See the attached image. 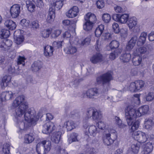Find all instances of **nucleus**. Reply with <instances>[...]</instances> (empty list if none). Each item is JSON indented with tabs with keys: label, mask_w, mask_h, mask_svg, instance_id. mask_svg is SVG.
Returning <instances> with one entry per match:
<instances>
[{
	"label": "nucleus",
	"mask_w": 154,
	"mask_h": 154,
	"mask_svg": "<svg viewBox=\"0 0 154 154\" xmlns=\"http://www.w3.org/2000/svg\"><path fill=\"white\" fill-rule=\"evenodd\" d=\"M149 110L148 105H145L140 107L137 110L134 108L133 106H129L125 109V118L127 123L129 126H131V131L137 130L139 127L140 122L138 121H136L137 117H140L147 113Z\"/></svg>",
	"instance_id": "nucleus-1"
},
{
	"label": "nucleus",
	"mask_w": 154,
	"mask_h": 154,
	"mask_svg": "<svg viewBox=\"0 0 154 154\" xmlns=\"http://www.w3.org/2000/svg\"><path fill=\"white\" fill-rule=\"evenodd\" d=\"M12 106L14 107L19 106L15 109L14 115L17 120L20 121L21 117L28 109V104L25 101L24 96H20L17 97L14 100Z\"/></svg>",
	"instance_id": "nucleus-2"
},
{
	"label": "nucleus",
	"mask_w": 154,
	"mask_h": 154,
	"mask_svg": "<svg viewBox=\"0 0 154 154\" xmlns=\"http://www.w3.org/2000/svg\"><path fill=\"white\" fill-rule=\"evenodd\" d=\"M42 116L43 113L42 110H40L36 115L35 110L31 108L29 109L27 111L25 112L24 116L25 121L30 124L31 125H34L40 117H42Z\"/></svg>",
	"instance_id": "nucleus-3"
},
{
	"label": "nucleus",
	"mask_w": 154,
	"mask_h": 154,
	"mask_svg": "<svg viewBox=\"0 0 154 154\" xmlns=\"http://www.w3.org/2000/svg\"><path fill=\"white\" fill-rule=\"evenodd\" d=\"M51 147V142L48 140H44L37 144L36 151L38 154H45L50 151Z\"/></svg>",
	"instance_id": "nucleus-4"
},
{
	"label": "nucleus",
	"mask_w": 154,
	"mask_h": 154,
	"mask_svg": "<svg viewBox=\"0 0 154 154\" xmlns=\"http://www.w3.org/2000/svg\"><path fill=\"white\" fill-rule=\"evenodd\" d=\"M130 131V132L133 133L132 134V137L140 143H143L146 142L149 137L148 135L145 133L138 131L134 132L131 131V128Z\"/></svg>",
	"instance_id": "nucleus-5"
},
{
	"label": "nucleus",
	"mask_w": 154,
	"mask_h": 154,
	"mask_svg": "<svg viewBox=\"0 0 154 154\" xmlns=\"http://www.w3.org/2000/svg\"><path fill=\"white\" fill-rule=\"evenodd\" d=\"M112 79V75L110 72H108L98 77L96 79L97 83L104 85L109 82Z\"/></svg>",
	"instance_id": "nucleus-6"
},
{
	"label": "nucleus",
	"mask_w": 154,
	"mask_h": 154,
	"mask_svg": "<svg viewBox=\"0 0 154 154\" xmlns=\"http://www.w3.org/2000/svg\"><path fill=\"white\" fill-rule=\"evenodd\" d=\"M144 84V82L142 80H137L130 84L128 89L132 92H136L143 88Z\"/></svg>",
	"instance_id": "nucleus-7"
},
{
	"label": "nucleus",
	"mask_w": 154,
	"mask_h": 154,
	"mask_svg": "<svg viewBox=\"0 0 154 154\" xmlns=\"http://www.w3.org/2000/svg\"><path fill=\"white\" fill-rule=\"evenodd\" d=\"M99 94L98 90L96 88H90L85 91L83 95L84 97L89 99L96 98Z\"/></svg>",
	"instance_id": "nucleus-8"
},
{
	"label": "nucleus",
	"mask_w": 154,
	"mask_h": 154,
	"mask_svg": "<svg viewBox=\"0 0 154 154\" xmlns=\"http://www.w3.org/2000/svg\"><path fill=\"white\" fill-rule=\"evenodd\" d=\"M87 118L92 117L93 120H98L102 117L101 114L97 110L93 108H90L88 109L86 113Z\"/></svg>",
	"instance_id": "nucleus-9"
},
{
	"label": "nucleus",
	"mask_w": 154,
	"mask_h": 154,
	"mask_svg": "<svg viewBox=\"0 0 154 154\" xmlns=\"http://www.w3.org/2000/svg\"><path fill=\"white\" fill-rule=\"evenodd\" d=\"M20 12V5L19 4L13 5L10 8V13L11 17L14 18L19 16Z\"/></svg>",
	"instance_id": "nucleus-10"
},
{
	"label": "nucleus",
	"mask_w": 154,
	"mask_h": 154,
	"mask_svg": "<svg viewBox=\"0 0 154 154\" xmlns=\"http://www.w3.org/2000/svg\"><path fill=\"white\" fill-rule=\"evenodd\" d=\"M55 128L54 124L51 122L48 121L43 125L42 132L44 134H47L52 132Z\"/></svg>",
	"instance_id": "nucleus-11"
},
{
	"label": "nucleus",
	"mask_w": 154,
	"mask_h": 154,
	"mask_svg": "<svg viewBox=\"0 0 154 154\" xmlns=\"http://www.w3.org/2000/svg\"><path fill=\"white\" fill-rule=\"evenodd\" d=\"M12 42L10 40L7 39L0 41V50L6 51L9 49L11 46Z\"/></svg>",
	"instance_id": "nucleus-12"
},
{
	"label": "nucleus",
	"mask_w": 154,
	"mask_h": 154,
	"mask_svg": "<svg viewBox=\"0 0 154 154\" xmlns=\"http://www.w3.org/2000/svg\"><path fill=\"white\" fill-rule=\"evenodd\" d=\"M14 94L11 91H6L0 94V106H1L2 102L5 100L11 99Z\"/></svg>",
	"instance_id": "nucleus-13"
},
{
	"label": "nucleus",
	"mask_w": 154,
	"mask_h": 154,
	"mask_svg": "<svg viewBox=\"0 0 154 154\" xmlns=\"http://www.w3.org/2000/svg\"><path fill=\"white\" fill-rule=\"evenodd\" d=\"M142 147L143 154H149L152 151L153 148L152 143L150 142L143 144Z\"/></svg>",
	"instance_id": "nucleus-14"
},
{
	"label": "nucleus",
	"mask_w": 154,
	"mask_h": 154,
	"mask_svg": "<svg viewBox=\"0 0 154 154\" xmlns=\"http://www.w3.org/2000/svg\"><path fill=\"white\" fill-rule=\"evenodd\" d=\"M14 35L15 42L19 45L22 43L24 41V38L23 36L21 34L20 30H17L15 31Z\"/></svg>",
	"instance_id": "nucleus-15"
},
{
	"label": "nucleus",
	"mask_w": 154,
	"mask_h": 154,
	"mask_svg": "<svg viewBox=\"0 0 154 154\" xmlns=\"http://www.w3.org/2000/svg\"><path fill=\"white\" fill-rule=\"evenodd\" d=\"M79 12L78 7L76 6H74L66 13V15L68 17L73 18L77 16Z\"/></svg>",
	"instance_id": "nucleus-16"
},
{
	"label": "nucleus",
	"mask_w": 154,
	"mask_h": 154,
	"mask_svg": "<svg viewBox=\"0 0 154 154\" xmlns=\"http://www.w3.org/2000/svg\"><path fill=\"white\" fill-rule=\"evenodd\" d=\"M11 78L9 75H6L4 76L2 79V82L1 85L2 88L4 89L9 85H11Z\"/></svg>",
	"instance_id": "nucleus-17"
},
{
	"label": "nucleus",
	"mask_w": 154,
	"mask_h": 154,
	"mask_svg": "<svg viewBox=\"0 0 154 154\" xmlns=\"http://www.w3.org/2000/svg\"><path fill=\"white\" fill-rule=\"evenodd\" d=\"M62 0H55V1L51 3L49 8H54V11L60 9L63 6Z\"/></svg>",
	"instance_id": "nucleus-18"
},
{
	"label": "nucleus",
	"mask_w": 154,
	"mask_h": 154,
	"mask_svg": "<svg viewBox=\"0 0 154 154\" xmlns=\"http://www.w3.org/2000/svg\"><path fill=\"white\" fill-rule=\"evenodd\" d=\"M54 51L53 47L47 45L44 48V54L47 58H49L52 56Z\"/></svg>",
	"instance_id": "nucleus-19"
},
{
	"label": "nucleus",
	"mask_w": 154,
	"mask_h": 154,
	"mask_svg": "<svg viewBox=\"0 0 154 154\" xmlns=\"http://www.w3.org/2000/svg\"><path fill=\"white\" fill-rule=\"evenodd\" d=\"M102 55L99 53H97L93 55L90 58V61L93 63L96 64L102 61Z\"/></svg>",
	"instance_id": "nucleus-20"
},
{
	"label": "nucleus",
	"mask_w": 154,
	"mask_h": 154,
	"mask_svg": "<svg viewBox=\"0 0 154 154\" xmlns=\"http://www.w3.org/2000/svg\"><path fill=\"white\" fill-rule=\"evenodd\" d=\"M154 126V119L146 118L144 121V127L145 129L148 130H151Z\"/></svg>",
	"instance_id": "nucleus-21"
},
{
	"label": "nucleus",
	"mask_w": 154,
	"mask_h": 154,
	"mask_svg": "<svg viewBox=\"0 0 154 154\" xmlns=\"http://www.w3.org/2000/svg\"><path fill=\"white\" fill-rule=\"evenodd\" d=\"M147 35V33L145 32H142L140 34L137 42V45L140 46L143 45L145 42Z\"/></svg>",
	"instance_id": "nucleus-22"
},
{
	"label": "nucleus",
	"mask_w": 154,
	"mask_h": 154,
	"mask_svg": "<svg viewBox=\"0 0 154 154\" xmlns=\"http://www.w3.org/2000/svg\"><path fill=\"white\" fill-rule=\"evenodd\" d=\"M61 133L58 131L54 132L51 136V140L52 141L55 143H59L61 136Z\"/></svg>",
	"instance_id": "nucleus-23"
},
{
	"label": "nucleus",
	"mask_w": 154,
	"mask_h": 154,
	"mask_svg": "<svg viewBox=\"0 0 154 154\" xmlns=\"http://www.w3.org/2000/svg\"><path fill=\"white\" fill-rule=\"evenodd\" d=\"M55 11L54 8H49L46 20L48 23H51L54 20L55 17Z\"/></svg>",
	"instance_id": "nucleus-24"
},
{
	"label": "nucleus",
	"mask_w": 154,
	"mask_h": 154,
	"mask_svg": "<svg viewBox=\"0 0 154 154\" xmlns=\"http://www.w3.org/2000/svg\"><path fill=\"white\" fill-rule=\"evenodd\" d=\"M35 136L32 133L26 134L24 136V143L26 144L32 143L34 140Z\"/></svg>",
	"instance_id": "nucleus-25"
},
{
	"label": "nucleus",
	"mask_w": 154,
	"mask_h": 154,
	"mask_svg": "<svg viewBox=\"0 0 154 154\" xmlns=\"http://www.w3.org/2000/svg\"><path fill=\"white\" fill-rule=\"evenodd\" d=\"M85 21H87L93 23L96 20L95 16L91 13H88L85 17Z\"/></svg>",
	"instance_id": "nucleus-26"
},
{
	"label": "nucleus",
	"mask_w": 154,
	"mask_h": 154,
	"mask_svg": "<svg viewBox=\"0 0 154 154\" xmlns=\"http://www.w3.org/2000/svg\"><path fill=\"white\" fill-rule=\"evenodd\" d=\"M64 126L66 127L68 131H71L75 128L74 122L71 120L65 122Z\"/></svg>",
	"instance_id": "nucleus-27"
},
{
	"label": "nucleus",
	"mask_w": 154,
	"mask_h": 154,
	"mask_svg": "<svg viewBox=\"0 0 154 154\" xmlns=\"http://www.w3.org/2000/svg\"><path fill=\"white\" fill-rule=\"evenodd\" d=\"M5 25L9 29L11 30L15 29L16 27V25L15 23L11 20H6L5 23Z\"/></svg>",
	"instance_id": "nucleus-28"
},
{
	"label": "nucleus",
	"mask_w": 154,
	"mask_h": 154,
	"mask_svg": "<svg viewBox=\"0 0 154 154\" xmlns=\"http://www.w3.org/2000/svg\"><path fill=\"white\" fill-rule=\"evenodd\" d=\"M119 42L116 40L112 41L109 46H107L106 49L108 50L117 48L119 45Z\"/></svg>",
	"instance_id": "nucleus-29"
},
{
	"label": "nucleus",
	"mask_w": 154,
	"mask_h": 154,
	"mask_svg": "<svg viewBox=\"0 0 154 154\" xmlns=\"http://www.w3.org/2000/svg\"><path fill=\"white\" fill-rule=\"evenodd\" d=\"M65 51L68 54H73L77 51V48L74 46L70 45L65 49Z\"/></svg>",
	"instance_id": "nucleus-30"
},
{
	"label": "nucleus",
	"mask_w": 154,
	"mask_h": 154,
	"mask_svg": "<svg viewBox=\"0 0 154 154\" xmlns=\"http://www.w3.org/2000/svg\"><path fill=\"white\" fill-rule=\"evenodd\" d=\"M89 134L90 135L95 136L99 133L98 128L95 125H91L88 128Z\"/></svg>",
	"instance_id": "nucleus-31"
},
{
	"label": "nucleus",
	"mask_w": 154,
	"mask_h": 154,
	"mask_svg": "<svg viewBox=\"0 0 154 154\" xmlns=\"http://www.w3.org/2000/svg\"><path fill=\"white\" fill-rule=\"evenodd\" d=\"M131 54L130 53L122 54L120 57L121 61L124 63L128 62L131 60Z\"/></svg>",
	"instance_id": "nucleus-32"
},
{
	"label": "nucleus",
	"mask_w": 154,
	"mask_h": 154,
	"mask_svg": "<svg viewBox=\"0 0 154 154\" xmlns=\"http://www.w3.org/2000/svg\"><path fill=\"white\" fill-rule=\"evenodd\" d=\"M137 24V20L135 17H133L129 18L128 25L130 29H131L134 27Z\"/></svg>",
	"instance_id": "nucleus-33"
},
{
	"label": "nucleus",
	"mask_w": 154,
	"mask_h": 154,
	"mask_svg": "<svg viewBox=\"0 0 154 154\" xmlns=\"http://www.w3.org/2000/svg\"><path fill=\"white\" fill-rule=\"evenodd\" d=\"M104 28L103 25L101 24L99 25L95 31V36L97 37H100L103 32Z\"/></svg>",
	"instance_id": "nucleus-34"
},
{
	"label": "nucleus",
	"mask_w": 154,
	"mask_h": 154,
	"mask_svg": "<svg viewBox=\"0 0 154 154\" xmlns=\"http://www.w3.org/2000/svg\"><path fill=\"white\" fill-rule=\"evenodd\" d=\"M138 55H134L132 59V63L135 66L139 65L141 62L142 58Z\"/></svg>",
	"instance_id": "nucleus-35"
},
{
	"label": "nucleus",
	"mask_w": 154,
	"mask_h": 154,
	"mask_svg": "<svg viewBox=\"0 0 154 154\" xmlns=\"http://www.w3.org/2000/svg\"><path fill=\"white\" fill-rule=\"evenodd\" d=\"M147 51L146 48L144 47H141L134 50L133 54L134 55H139L140 54H144Z\"/></svg>",
	"instance_id": "nucleus-36"
},
{
	"label": "nucleus",
	"mask_w": 154,
	"mask_h": 154,
	"mask_svg": "<svg viewBox=\"0 0 154 154\" xmlns=\"http://www.w3.org/2000/svg\"><path fill=\"white\" fill-rule=\"evenodd\" d=\"M129 15L128 14H124L121 15L120 14L119 23L122 24L125 23L128 19Z\"/></svg>",
	"instance_id": "nucleus-37"
},
{
	"label": "nucleus",
	"mask_w": 154,
	"mask_h": 154,
	"mask_svg": "<svg viewBox=\"0 0 154 154\" xmlns=\"http://www.w3.org/2000/svg\"><path fill=\"white\" fill-rule=\"evenodd\" d=\"M26 4L28 10L31 12H33L35 8V5L30 1H26Z\"/></svg>",
	"instance_id": "nucleus-38"
},
{
	"label": "nucleus",
	"mask_w": 154,
	"mask_h": 154,
	"mask_svg": "<svg viewBox=\"0 0 154 154\" xmlns=\"http://www.w3.org/2000/svg\"><path fill=\"white\" fill-rule=\"evenodd\" d=\"M51 36L52 38H56L58 37L61 34L62 31L57 29H51Z\"/></svg>",
	"instance_id": "nucleus-39"
},
{
	"label": "nucleus",
	"mask_w": 154,
	"mask_h": 154,
	"mask_svg": "<svg viewBox=\"0 0 154 154\" xmlns=\"http://www.w3.org/2000/svg\"><path fill=\"white\" fill-rule=\"evenodd\" d=\"M10 35L9 30L5 29H3L0 32V37L2 38H6L9 37Z\"/></svg>",
	"instance_id": "nucleus-40"
},
{
	"label": "nucleus",
	"mask_w": 154,
	"mask_h": 154,
	"mask_svg": "<svg viewBox=\"0 0 154 154\" xmlns=\"http://www.w3.org/2000/svg\"><path fill=\"white\" fill-rule=\"evenodd\" d=\"M93 23L85 21V22L83 25V28L86 31H88L92 29L93 26Z\"/></svg>",
	"instance_id": "nucleus-41"
},
{
	"label": "nucleus",
	"mask_w": 154,
	"mask_h": 154,
	"mask_svg": "<svg viewBox=\"0 0 154 154\" xmlns=\"http://www.w3.org/2000/svg\"><path fill=\"white\" fill-rule=\"evenodd\" d=\"M76 23L75 20H63L62 21V23L63 25L66 26H73Z\"/></svg>",
	"instance_id": "nucleus-42"
},
{
	"label": "nucleus",
	"mask_w": 154,
	"mask_h": 154,
	"mask_svg": "<svg viewBox=\"0 0 154 154\" xmlns=\"http://www.w3.org/2000/svg\"><path fill=\"white\" fill-rule=\"evenodd\" d=\"M109 135L106 134V137L103 140L104 144L106 145L109 146L113 143V142L110 139Z\"/></svg>",
	"instance_id": "nucleus-43"
},
{
	"label": "nucleus",
	"mask_w": 154,
	"mask_h": 154,
	"mask_svg": "<svg viewBox=\"0 0 154 154\" xmlns=\"http://www.w3.org/2000/svg\"><path fill=\"white\" fill-rule=\"evenodd\" d=\"M101 39L103 42H108L111 39V35L109 33H104L101 36Z\"/></svg>",
	"instance_id": "nucleus-44"
},
{
	"label": "nucleus",
	"mask_w": 154,
	"mask_h": 154,
	"mask_svg": "<svg viewBox=\"0 0 154 154\" xmlns=\"http://www.w3.org/2000/svg\"><path fill=\"white\" fill-rule=\"evenodd\" d=\"M115 119V123L118 125L119 127L121 128L125 127L126 125L122 123V120L120 119L119 117L116 116Z\"/></svg>",
	"instance_id": "nucleus-45"
},
{
	"label": "nucleus",
	"mask_w": 154,
	"mask_h": 154,
	"mask_svg": "<svg viewBox=\"0 0 154 154\" xmlns=\"http://www.w3.org/2000/svg\"><path fill=\"white\" fill-rule=\"evenodd\" d=\"M10 145L8 143H4L2 148V151L5 154H8L10 153Z\"/></svg>",
	"instance_id": "nucleus-46"
},
{
	"label": "nucleus",
	"mask_w": 154,
	"mask_h": 154,
	"mask_svg": "<svg viewBox=\"0 0 154 154\" xmlns=\"http://www.w3.org/2000/svg\"><path fill=\"white\" fill-rule=\"evenodd\" d=\"M32 70L35 71H38L41 67V63L39 62H35L32 65Z\"/></svg>",
	"instance_id": "nucleus-47"
},
{
	"label": "nucleus",
	"mask_w": 154,
	"mask_h": 154,
	"mask_svg": "<svg viewBox=\"0 0 154 154\" xmlns=\"http://www.w3.org/2000/svg\"><path fill=\"white\" fill-rule=\"evenodd\" d=\"M146 100L147 101H151L154 99V93L150 92L145 97Z\"/></svg>",
	"instance_id": "nucleus-48"
},
{
	"label": "nucleus",
	"mask_w": 154,
	"mask_h": 154,
	"mask_svg": "<svg viewBox=\"0 0 154 154\" xmlns=\"http://www.w3.org/2000/svg\"><path fill=\"white\" fill-rule=\"evenodd\" d=\"M51 29H47L42 31V36L45 38L49 37L50 34L51 33Z\"/></svg>",
	"instance_id": "nucleus-49"
},
{
	"label": "nucleus",
	"mask_w": 154,
	"mask_h": 154,
	"mask_svg": "<svg viewBox=\"0 0 154 154\" xmlns=\"http://www.w3.org/2000/svg\"><path fill=\"white\" fill-rule=\"evenodd\" d=\"M103 42L102 39L100 38H99L97 40L95 48L97 51H100L101 46Z\"/></svg>",
	"instance_id": "nucleus-50"
},
{
	"label": "nucleus",
	"mask_w": 154,
	"mask_h": 154,
	"mask_svg": "<svg viewBox=\"0 0 154 154\" xmlns=\"http://www.w3.org/2000/svg\"><path fill=\"white\" fill-rule=\"evenodd\" d=\"M20 24L23 28H27L29 27V22L28 20L25 19H23L20 21Z\"/></svg>",
	"instance_id": "nucleus-51"
},
{
	"label": "nucleus",
	"mask_w": 154,
	"mask_h": 154,
	"mask_svg": "<svg viewBox=\"0 0 154 154\" xmlns=\"http://www.w3.org/2000/svg\"><path fill=\"white\" fill-rule=\"evenodd\" d=\"M111 19L110 15L108 14H104L102 16L103 20L106 23H109Z\"/></svg>",
	"instance_id": "nucleus-52"
},
{
	"label": "nucleus",
	"mask_w": 154,
	"mask_h": 154,
	"mask_svg": "<svg viewBox=\"0 0 154 154\" xmlns=\"http://www.w3.org/2000/svg\"><path fill=\"white\" fill-rule=\"evenodd\" d=\"M78 136V134L75 133H73L71 134L70 139L72 140H69V143H71L72 142H75L78 141L77 137Z\"/></svg>",
	"instance_id": "nucleus-53"
},
{
	"label": "nucleus",
	"mask_w": 154,
	"mask_h": 154,
	"mask_svg": "<svg viewBox=\"0 0 154 154\" xmlns=\"http://www.w3.org/2000/svg\"><path fill=\"white\" fill-rule=\"evenodd\" d=\"M131 150L134 153H137L139 149V147L137 144H133L131 146Z\"/></svg>",
	"instance_id": "nucleus-54"
},
{
	"label": "nucleus",
	"mask_w": 154,
	"mask_h": 154,
	"mask_svg": "<svg viewBox=\"0 0 154 154\" xmlns=\"http://www.w3.org/2000/svg\"><path fill=\"white\" fill-rule=\"evenodd\" d=\"M97 8L99 9H101L104 7L105 3L103 0H98L96 3Z\"/></svg>",
	"instance_id": "nucleus-55"
},
{
	"label": "nucleus",
	"mask_w": 154,
	"mask_h": 154,
	"mask_svg": "<svg viewBox=\"0 0 154 154\" xmlns=\"http://www.w3.org/2000/svg\"><path fill=\"white\" fill-rule=\"evenodd\" d=\"M25 60V59L24 57L20 56H19L17 59V64H22L23 66H24L25 65L24 60Z\"/></svg>",
	"instance_id": "nucleus-56"
},
{
	"label": "nucleus",
	"mask_w": 154,
	"mask_h": 154,
	"mask_svg": "<svg viewBox=\"0 0 154 154\" xmlns=\"http://www.w3.org/2000/svg\"><path fill=\"white\" fill-rule=\"evenodd\" d=\"M112 27L114 32L116 33H118L120 31L118 24L114 23L112 25Z\"/></svg>",
	"instance_id": "nucleus-57"
},
{
	"label": "nucleus",
	"mask_w": 154,
	"mask_h": 154,
	"mask_svg": "<svg viewBox=\"0 0 154 154\" xmlns=\"http://www.w3.org/2000/svg\"><path fill=\"white\" fill-rule=\"evenodd\" d=\"M34 2L37 7L39 8H42L44 6V4L42 0H32Z\"/></svg>",
	"instance_id": "nucleus-58"
},
{
	"label": "nucleus",
	"mask_w": 154,
	"mask_h": 154,
	"mask_svg": "<svg viewBox=\"0 0 154 154\" xmlns=\"http://www.w3.org/2000/svg\"><path fill=\"white\" fill-rule=\"evenodd\" d=\"M135 44L129 41L126 46V49L127 51H130L132 49L135 45Z\"/></svg>",
	"instance_id": "nucleus-59"
},
{
	"label": "nucleus",
	"mask_w": 154,
	"mask_h": 154,
	"mask_svg": "<svg viewBox=\"0 0 154 154\" xmlns=\"http://www.w3.org/2000/svg\"><path fill=\"white\" fill-rule=\"evenodd\" d=\"M19 123V128L21 130L26 129L28 127V125L26 124H25V123L23 122H20Z\"/></svg>",
	"instance_id": "nucleus-60"
},
{
	"label": "nucleus",
	"mask_w": 154,
	"mask_h": 154,
	"mask_svg": "<svg viewBox=\"0 0 154 154\" xmlns=\"http://www.w3.org/2000/svg\"><path fill=\"white\" fill-rule=\"evenodd\" d=\"M91 39L90 37H87L81 42V44L82 45H89Z\"/></svg>",
	"instance_id": "nucleus-61"
},
{
	"label": "nucleus",
	"mask_w": 154,
	"mask_h": 154,
	"mask_svg": "<svg viewBox=\"0 0 154 154\" xmlns=\"http://www.w3.org/2000/svg\"><path fill=\"white\" fill-rule=\"evenodd\" d=\"M98 128L101 129L103 130L105 128L106 125L103 122L100 121L97 123Z\"/></svg>",
	"instance_id": "nucleus-62"
},
{
	"label": "nucleus",
	"mask_w": 154,
	"mask_h": 154,
	"mask_svg": "<svg viewBox=\"0 0 154 154\" xmlns=\"http://www.w3.org/2000/svg\"><path fill=\"white\" fill-rule=\"evenodd\" d=\"M8 70L9 73L10 74L14 73L16 72V70L14 65H13L9 66Z\"/></svg>",
	"instance_id": "nucleus-63"
},
{
	"label": "nucleus",
	"mask_w": 154,
	"mask_h": 154,
	"mask_svg": "<svg viewBox=\"0 0 154 154\" xmlns=\"http://www.w3.org/2000/svg\"><path fill=\"white\" fill-rule=\"evenodd\" d=\"M57 152L58 154H68L67 153L65 152V150L59 147L57 150Z\"/></svg>",
	"instance_id": "nucleus-64"
}]
</instances>
